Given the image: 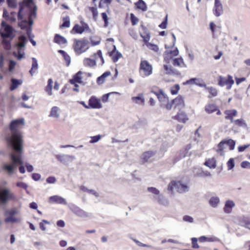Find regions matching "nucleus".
<instances>
[{
    "mask_svg": "<svg viewBox=\"0 0 250 250\" xmlns=\"http://www.w3.org/2000/svg\"><path fill=\"white\" fill-rule=\"evenodd\" d=\"M25 124L24 118H21L12 120L9 125L10 133H8L5 140L8 147L12 150L9 154L12 161L10 164H4L3 169L9 173L13 172L16 164H22V153L23 150V140L22 136L18 129Z\"/></svg>",
    "mask_w": 250,
    "mask_h": 250,
    "instance_id": "f257e3e1",
    "label": "nucleus"
},
{
    "mask_svg": "<svg viewBox=\"0 0 250 250\" xmlns=\"http://www.w3.org/2000/svg\"><path fill=\"white\" fill-rule=\"evenodd\" d=\"M1 26L0 34L2 39V44L5 49L10 50L11 49L10 40L15 36L13 33L14 29L4 21L1 22Z\"/></svg>",
    "mask_w": 250,
    "mask_h": 250,
    "instance_id": "f03ea898",
    "label": "nucleus"
},
{
    "mask_svg": "<svg viewBox=\"0 0 250 250\" xmlns=\"http://www.w3.org/2000/svg\"><path fill=\"white\" fill-rule=\"evenodd\" d=\"M21 212V210L18 208H12L6 209L4 212V215L5 217L4 222L5 223H20L21 219L16 217Z\"/></svg>",
    "mask_w": 250,
    "mask_h": 250,
    "instance_id": "7ed1b4c3",
    "label": "nucleus"
},
{
    "mask_svg": "<svg viewBox=\"0 0 250 250\" xmlns=\"http://www.w3.org/2000/svg\"><path fill=\"white\" fill-rule=\"evenodd\" d=\"M168 190L171 192L177 191L180 193H183L188 192L189 188L187 184L181 181H172L168 185Z\"/></svg>",
    "mask_w": 250,
    "mask_h": 250,
    "instance_id": "20e7f679",
    "label": "nucleus"
},
{
    "mask_svg": "<svg viewBox=\"0 0 250 250\" xmlns=\"http://www.w3.org/2000/svg\"><path fill=\"white\" fill-rule=\"evenodd\" d=\"M147 190L154 194L153 199L158 203L159 204L167 206L168 205L167 199L162 194L160 193V191L154 187L147 188Z\"/></svg>",
    "mask_w": 250,
    "mask_h": 250,
    "instance_id": "39448f33",
    "label": "nucleus"
},
{
    "mask_svg": "<svg viewBox=\"0 0 250 250\" xmlns=\"http://www.w3.org/2000/svg\"><path fill=\"white\" fill-rule=\"evenodd\" d=\"M30 12L28 16V20H22L20 22H19V26L21 28H25L26 25H29L32 26L33 24V20L32 18H36L37 17V6L34 5L33 8L29 9Z\"/></svg>",
    "mask_w": 250,
    "mask_h": 250,
    "instance_id": "423d86ee",
    "label": "nucleus"
},
{
    "mask_svg": "<svg viewBox=\"0 0 250 250\" xmlns=\"http://www.w3.org/2000/svg\"><path fill=\"white\" fill-rule=\"evenodd\" d=\"M89 42L86 39L82 40H75L74 44V49L75 52L78 54H81L86 51L89 48Z\"/></svg>",
    "mask_w": 250,
    "mask_h": 250,
    "instance_id": "0eeeda50",
    "label": "nucleus"
},
{
    "mask_svg": "<svg viewBox=\"0 0 250 250\" xmlns=\"http://www.w3.org/2000/svg\"><path fill=\"white\" fill-rule=\"evenodd\" d=\"M9 200L13 201L16 200L14 194L6 188L0 190V204H5Z\"/></svg>",
    "mask_w": 250,
    "mask_h": 250,
    "instance_id": "6e6552de",
    "label": "nucleus"
},
{
    "mask_svg": "<svg viewBox=\"0 0 250 250\" xmlns=\"http://www.w3.org/2000/svg\"><path fill=\"white\" fill-rule=\"evenodd\" d=\"M140 73L143 72V77L150 75L152 73V66L146 60L142 61L140 65Z\"/></svg>",
    "mask_w": 250,
    "mask_h": 250,
    "instance_id": "1a4fd4ad",
    "label": "nucleus"
},
{
    "mask_svg": "<svg viewBox=\"0 0 250 250\" xmlns=\"http://www.w3.org/2000/svg\"><path fill=\"white\" fill-rule=\"evenodd\" d=\"M234 83L232 77L229 75H228L227 77L221 76L219 77L218 84L221 86L226 85L228 90H229L231 88Z\"/></svg>",
    "mask_w": 250,
    "mask_h": 250,
    "instance_id": "9d476101",
    "label": "nucleus"
},
{
    "mask_svg": "<svg viewBox=\"0 0 250 250\" xmlns=\"http://www.w3.org/2000/svg\"><path fill=\"white\" fill-rule=\"evenodd\" d=\"M56 158L61 163L67 166L76 159L75 156L71 155L59 154L55 155Z\"/></svg>",
    "mask_w": 250,
    "mask_h": 250,
    "instance_id": "9b49d317",
    "label": "nucleus"
},
{
    "mask_svg": "<svg viewBox=\"0 0 250 250\" xmlns=\"http://www.w3.org/2000/svg\"><path fill=\"white\" fill-rule=\"evenodd\" d=\"M69 209L77 216L84 218L89 217V213L74 204L69 206Z\"/></svg>",
    "mask_w": 250,
    "mask_h": 250,
    "instance_id": "f8f14e48",
    "label": "nucleus"
},
{
    "mask_svg": "<svg viewBox=\"0 0 250 250\" xmlns=\"http://www.w3.org/2000/svg\"><path fill=\"white\" fill-rule=\"evenodd\" d=\"M223 5L220 0H214V4L212 12L216 17H219L223 13Z\"/></svg>",
    "mask_w": 250,
    "mask_h": 250,
    "instance_id": "ddd939ff",
    "label": "nucleus"
},
{
    "mask_svg": "<svg viewBox=\"0 0 250 250\" xmlns=\"http://www.w3.org/2000/svg\"><path fill=\"white\" fill-rule=\"evenodd\" d=\"M142 30L140 32L141 37L143 39L145 42H147L150 39V32L148 29L145 27L143 25H141Z\"/></svg>",
    "mask_w": 250,
    "mask_h": 250,
    "instance_id": "4468645a",
    "label": "nucleus"
},
{
    "mask_svg": "<svg viewBox=\"0 0 250 250\" xmlns=\"http://www.w3.org/2000/svg\"><path fill=\"white\" fill-rule=\"evenodd\" d=\"M238 224L250 229V218L246 216H241L238 218Z\"/></svg>",
    "mask_w": 250,
    "mask_h": 250,
    "instance_id": "2eb2a0df",
    "label": "nucleus"
},
{
    "mask_svg": "<svg viewBox=\"0 0 250 250\" xmlns=\"http://www.w3.org/2000/svg\"><path fill=\"white\" fill-rule=\"evenodd\" d=\"M88 103L90 108L99 109L102 107L100 100L94 97L90 98Z\"/></svg>",
    "mask_w": 250,
    "mask_h": 250,
    "instance_id": "dca6fc26",
    "label": "nucleus"
},
{
    "mask_svg": "<svg viewBox=\"0 0 250 250\" xmlns=\"http://www.w3.org/2000/svg\"><path fill=\"white\" fill-rule=\"evenodd\" d=\"M49 202L50 203H55L57 204H62L64 205H67V202L65 200V199L58 195H54L50 197Z\"/></svg>",
    "mask_w": 250,
    "mask_h": 250,
    "instance_id": "f3484780",
    "label": "nucleus"
},
{
    "mask_svg": "<svg viewBox=\"0 0 250 250\" xmlns=\"http://www.w3.org/2000/svg\"><path fill=\"white\" fill-rule=\"evenodd\" d=\"M156 151L148 150L144 152L142 156L141 159L144 162H150L151 161V158L155 155Z\"/></svg>",
    "mask_w": 250,
    "mask_h": 250,
    "instance_id": "a211bd4d",
    "label": "nucleus"
},
{
    "mask_svg": "<svg viewBox=\"0 0 250 250\" xmlns=\"http://www.w3.org/2000/svg\"><path fill=\"white\" fill-rule=\"evenodd\" d=\"M27 42V39L25 36H20L19 37L18 42L16 44L17 49L24 50Z\"/></svg>",
    "mask_w": 250,
    "mask_h": 250,
    "instance_id": "6ab92c4d",
    "label": "nucleus"
},
{
    "mask_svg": "<svg viewBox=\"0 0 250 250\" xmlns=\"http://www.w3.org/2000/svg\"><path fill=\"white\" fill-rule=\"evenodd\" d=\"M235 204L232 200H227L223 208L224 212L227 214L230 213L232 212V208L235 207Z\"/></svg>",
    "mask_w": 250,
    "mask_h": 250,
    "instance_id": "aec40b11",
    "label": "nucleus"
},
{
    "mask_svg": "<svg viewBox=\"0 0 250 250\" xmlns=\"http://www.w3.org/2000/svg\"><path fill=\"white\" fill-rule=\"evenodd\" d=\"M172 103H174V108L181 109L184 107V102L182 96H179L174 100H172Z\"/></svg>",
    "mask_w": 250,
    "mask_h": 250,
    "instance_id": "412c9836",
    "label": "nucleus"
},
{
    "mask_svg": "<svg viewBox=\"0 0 250 250\" xmlns=\"http://www.w3.org/2000/svg\"><path fill=\"white\" fill-rule=\"evenodd\" d=\"M164 69L166 71V74L167 75H179L180 73L179 71L172 68L170 65H164Z\"/></svg>",
    "mask_w": 250,
    "mask_h": 250,
    "instance_id": "4be33fe9",
    "label": "nucleus"
},
{
    "mask_svg": "<svg viewBox=\"0 0 250 250\" xmlns=\"http://www.w3.org/2000/svg\"><path fill=\"white\" fill-rule=\"evenodd\" d=\"M199 81H200V79L198 78H191V79L184 82L183 83V85L195 84V85L199 86L200 87H201L206 86V84L204 83H197V82H199Z\"/></svg>",
    "mask_w": 250,
    "mask_h": 250,
    "instance_id": "5701e85b",
    "label": "nucleus"
},
{
    "mask_svg": "<svg viewBox=\"0 0 250 250\" xmlns=\"http://www.w3.org/2000/svg\"><path fill=\"white\" fill-rule=\"evenodd\" d=\"M82 73L83 72L81 71L78 72L76 74H75L73 76L72 79L69 80L70 83L71 84H75L76 83H82V77L81 76Z\"/></svg>",
    "mask_w": 250,
    "mask_h": 250,
    "instance_id": "b1692460",
    "label": "nucleus"
},
{
    "mask_svg": "<svg viewBox=\"0 0 250 250\" xmlns=\"http://www.w3.org/2000/svg\"><path fill=\"white\" fill-rule=\"evenodd\" d=\"M32 67L30 70H29V73L32 76L35 73L38 72V70L39 68L38 66V61L35 58H32Z\"/></svg>",
    "mask_w": 250,
    "mask_h": 250,
    "instance_id": "393cba45",
    "label": "nucleus"
},
{
    "mask_svg": "<svg viewBox=\"0 0 250 250\" xmlns=\"http://www.w3.org/2000/svg\"><path fill=\"white\" fill-rule=\"evenodd\" d=\"M11 83L10 86V89L11 91L14 90L22 83V81L21 80H18L15 78H12L11 79Z\"/></svg>",
    "mask_w": 250,
    "mask_h": 250,
    "instance_id": "a878e982",
    "label": "nucleus"
},
{
    "mask_svg": "<svg viewBox=\"0 0 250 250\" xmlns=\"http://www.w3.org/2000/svg\"><path fill=\"white\" fill-rule=\"evenodd\" d=\"M131 100L133 102L138 104L144 105L145 104V99L143 94H139L136 97H132Z\"/></svg>",
    "mask_w": 250,
    "mask_h": 250,
    "instance_id": "bb28decb",
    "label": "nucleus"
},
{
    "mask_svg": "<svg viewBox=\"0 0 250 250\" xmlns=\"http://www.w3.org/2000/svg\"><path fill=\"white\" fill-rule=\"evenodd\" d=\"M208 203L209 205L211 207L213 208H216L218 207V205L220 203V199L219 197L217 196L211 197L209 199Z\"/></svg>",
    "mask_w": 250,
    "mask_h": 250,
    "instance_id": "cd10ccee",
    "label": "nucleus"
},
{
    "mask_svg": "<svg viewBox=\"0 0 250 250\" xmlns=\"http://www.w3.org/2000/svg\"><path fill=\"white\" fill-rule=\"evenodd\" d=\"M54 41L55 43H57L60 45L67 43V40H66V39L63 36H62L59 34L55 35L54 39Z\"/></svg>",
    "mask_w": 250,
    "mask_h": 250,
    "instance_id": "c85d7f7f",
    "label": "nucleus"
},
{
    "mask_svg": "<svg viewBox=\"0 0 250 250\" xmlns=\"http://www.w3.org/2000/svg\"><path fill=\"white\" fill-rule=\"evenodd\" d=\"M205 110L208 114H211L217 110V107L215 104H209L205 106Z\"/></svg>",
    "mask_w": 250,
    "mask_h": 250,
    "instance_id": "c756f323",
    "label": "nucleus"
},
{
    "mask_svg": "<svg viewBox=\"0 0 250 250\" xmlns=\"http://www.w3.org/2000/svg\"><path fill=\"white\" fill-rule=\"evenodd\" d=\"M172 64L174 66L187 67V65L184 63L183 59L182 58H176L173 59Z\"/></svg>",
    "mask_w": 250,
    "mask_h": 250,
    "instance_id": "7c9ffc66",
    "label": "nucleus"
},
{
    "mask_svg": "<svg viewBox=\"0 0 250 250\" xmlns=\"http://www.w3.org/2000/svg\"><path fill=\"white\" fill-rule=\"evenodd\" d=\"M110 75L111 73L110 71H105L101 76L98 77L97 79V83L98 84H103L105 81V78L110 76Z\"/></svg>",
    "mask_w": 250,
    "mask_h": 250,
    "instance_id": "2f4dec72",
    "label": "nucleus"
},
{
    "mask_svg": "<svg viewBox=\"0 0 250 250\" xmlns=\"http://www.w3.org/2000/svg\"><path fill=\"white\" fill-rule=\"evenodd\" d=\"M19 10L18 13V19L19 21H21L23 18V10L24 7L26 6L25 4L23 2H20L19 3Z\"/></svg>",
    "mask_w": 250,
    "mask_h": 250,
    "instance_id": "473e14b6",
    "label": "nucleus"
},
{
    "mask_svg": "<svg viewBox=\"0 0 250 250\" xmlns=\"http://www.w3.org/2000/svg\"><path fill=\"white\" fill-rule=\"evenodd\" d=\"M225 145H226L225 140H222L218 144V148L216 150V151L220 155H221V156L224 155L225 153H224L223 150L225 148Z\"/></svg>",
    "mask_w": 250,
    "mask_h": 250,
    "instance_id": "72a5a7b5",
    "label": "nucleus"
},
{
    "mask_svg": "<svg viewBox=\"0 0 250 250\" xmlns=\"http://www.w3.org/2000/svg\"><path fill=\"white\" fill-rule=\"evenodd\" d=\"M204 165L210 168H214L216 167V161L215 158H212L207 160Z\"/></svg>",
    "mask_w": 250,
    "mask_h": 250,
    "instance_id": "f704fd0d",
    "label": "nucleus"
},
{
    "mask_svg": "<svg viewBox=\"0 0 250 250\" xmlns=\"http://www.w3.org/2000/svg\"><path fill=\"white\" fill-rule=\"evenodd\" d=\"M218 240V239L215 237H206L205 236H201L199 238L200 242L203 243L205 242H215Z\"/></svg>",
    "mask_w": 250,
    "mask_h": 250,
    "instance_id": "c9c22d12",
    "label": "nucleus"
},
{
    "mask_svg": "<svg viewBox=\"0 0 250 250\" xmlns=\"http://www.w3.org/2000/svg\"><path fill=\"white\" fill-rule=\"evenodd\" d=\"M154 93L157 97L159 100L161 102H167L168 101V98L162 92H161L160 93H157L155 92H152Z\"/></svg>",
    "mask_w": 250,
    "mask_h": 250,
    "instance_id": "e433bc0d",
    "label": "nucleus"
},
{
    "mask_svg": "<svg viewBox=\"0 0 250 250\" xmlns=\"http://www.w3.org/2000/svg\"><path fill=\"white\" fill-rule=\"evenodd\" d=\"M59 111H60V108L58 107L53 106L51 108L49 116L58 118L59 117V115H60L59 113Z\"/></svg>",
    "mask_w": 250,
    "mask_h": 250,
    "instance_id": "4c0bfd02",
    "label": "nucleus"
},
{
    "mask_svg": "<svg viewBox=\"0 0 250 250\" xmlns=\"http://www.w3.org/2000/svg\"><path fill=\"white\" fill-rule=\"evenodd\" d=\"M137 8L141 9L143 11L147 10V6L146 3L143 0H139L137 2L135 3Z\"/></svg>",
    "mask_w": 250,
    "mask_h": 250,
    "instance_id": "58836bf2",
    "label": "nucleus"
},
{
    "mask_svg": "<svg viewBox=\"0 0 250 250\" xmlns=\"http://www.w3.org/2000/svg\"><path fill=\"white\" fill-rule=\"evenodd\" d=\"M83 63L85 66L93 67L96 65L95 60L89 58H85L83 61Z\"/></svg>",
    "mask_w": 250,
    "mask_h": 250,
    "instance_id": "ea45409f",
    "label": "nucleus"
},
{
    "mask_svg": "<svg viewBox=\"0 0 250 250\" xmlns=\"http://www.w3.org/2000/svg\"><path fill=\"white\" fill-rule=\"evenodd\" d=\"M52 83L53 80L52 79H49L47 82V85L45 87V91L47 92L49 95H51L52 94Z\"/></svg>",
    "mask_w": 250,
    "mask_h": 250,
    "instance_id": "a19ab883",
    "label": "nucleus"
},
{
    "mask_svg": "<svg viewBox=\"0 0 250 250\" xmlns=\"http://www.w3.org/2000/svg\"><path fill=\"white\" fill-rule=\"evenodd\" d=\"M62 21H63L62 24L60 26V27L61 28H65V27L68 28L70 26V18H69V16H67L63 18Z\"/></svg>",
    "mask_w": 250,
    "mask_h": 250,
    "instance_id": "79ce46f5",
    "label": "nucleus"
},
{
    "mask_svg": "<svg viewBox=\"0 0 250 250\" xmlns=\"http://www.w3.org/2000/svg\"><path fill=\"white\" fill-rule=\"evenodd\" d=\"M21 28L22 29H26V34L29 39L34 38L35 37L34 35L32 33V26L27 25H26V27Z\"/></svg>",
    "mask_w": 250,
    "mask_h": 250,
    "instance_id": "37998d69",
    "label": "nucleus"
},
{
    "mask_svg": "<svg viewBox=\"0 0 250 250\" xmlns=\"http://www.w3.org/2000/svg\"><path fill=\"white\" fill-rule=\"evenodd\" d=\"M176 118L180 121L185 123L188 120L187 115L184 112L178 113L176 116Z\"/></svg>",
    "mask_w": 250,
    "mask_h": 250,
    "instance_id": "c03bdc74",
    "label": "nucleus"
},
{
    "mask_svg": "<svg viewBox=\"0 0 250 250\" xmlns=\"http://www.w3.org/2000/svg\"><path fill=\"white\" fill-rule=\"evenodd\" d=\"M225 145H227L229 147V149L232 150L234 149L235 142L232 139H229L228 140H225Z\"/></svg>",
    "mask_w": 250,
    "mask_h": 250,
    "instance_id": "a18cd8bd",
    "label": "nucleus"
},
{
    "mask_svg": "<svg viewBox=\"0 0 250 250\" xmlns=\"http://www.w3.org/2000/svg\"><path fill=\"white\" fill-rule=\"evenodd\" d=\"M82 26L79 25L78 24H76L74 25L73 28V30L76 33L78 34H82L84 32V29H83Z\"/></svg>",
    "mask_w": 250,
    "mask_h": 250,
    "instance_id": "49530a36",
    "label": "nucleus"
},
{
    "mask_svg": "<svg viewBox=\"0 0 250 250\" xmlns=\"http://www.w3.org/2000/svg\"><path fill=\"white\" fill-rule=\"evenodd\" d=\"M225 114L226 116L229 115L230 117H233L237 115V111L235 109L228 110H226L225 111Z\"/></svg>",
    "mask_w": 250,
    "mask_h": 250,
    "instance_id": "de8ad7c7",
    "label": "nucleus"
},
{
    "mask_svg": "<svg viewBox=\"0 0 250 250\" xmlns=\"http://www.w3.org/2000/svg\"><path fill=\"white\" fill-rule=\"evenodd\" d=\"M16 185L18 187L24 189L26 190V193L27 194H29V191L27 189L28 185L26 183L22 182H19L17 183Z\"/></svg>",
    "mask_w": 250,
    "mask_h": 250,
    "instance_id": "09e8293b",
    "label": "nucleus"
},
{
    "mask_svg": "<svg viewBox=\"0 0 250 250\" xmlns=\"http://www.w3.org/2000/svg\"><path fill=\"white\" fill-rule=\"evenodd\" d=\"M228 169L229 170L232 169L235 166L233 158H230L227 162Z\"/></svg>",
    "mask_w": 250,
    "mask_h": 250,
    "instance_id": "8fccbe9b",
    "label": "nucleus"
},
{
    "mask_svg": "<svg viewBox=\"0 0 250 250\" xmlns=\"http://www.w3.org/2000/svg\"><path fill=\"white\" fill-rule=\"evenodd\" d=\"M91 140L89 141L90 144H94L98 142L102 138V136L101 135H98L94 136H91Z\"/></svg>",
    "mask_w": 250,
    "mask_h": 250,
    "instance_id": "3c124183",
    "label": "nucleus"
},
{
    "mask_svg": "<svg viewBox=\"0 0 250 250\" xmlns=\"http://www.w3.org/2000/svg\"><path fill=\"white\" fill-rule=\"evenodd\" d=\"M167 17L168 15H167L165 17L163 22L159 25V27L162 29H166L167 27Z\"/></svg>",
    "mask_w": 250,
    "mask_h": 250,
    "instance_id": "603ef678",
    "label": "nucleus"
},
{
    "mask_svg": "<svg viewBox=\"0 0 250 250\" xmlns=\"http://www.w3.org/2000/svg\"><path fill=\"white\" fill-rule=\"evenodd\" d=\"M130 20L132 25H135L137 24L139 19L133 14H130Z\"/></svg>",
    "mask_w": 250,
    "mask_h": 250,
    "instance_id": "864d4df0",
    "label": "nucleus"
},
{
    "mask_svg": "<svg viewBox=\"0 0 250 250\" xmlns=\"http://www.w3.org/2000/svg\"><path fill=\"white\" fill-rule=\"evenodd\" d=\"M179 89H180L179 85L178 84H175V86L174 87H172L170 90L171 94L175 95V94H177Z\"/></svg>",
    "mask_w": 250,
    "mask_h": 250,
    "instance_id": "5fc2aeb1",
    "label": "nucleus"
},
{
    "mask_svg": "<svg viewBox=\"0 0 250 250\" xmlns=\"http://www.w3.org/2000/svg\"><path fill=\"white\" fill-rule=\"evenodd\" d=\"M198 239L195 237L191 238L192 247L194 249H198L200 247L197 243Z\"/></svg>",
    "mask_w": 250,
    "mask_h": 250,
    "instance_id": "6e6d98bb",
    "label": "nucleus"
},
{
    "mask_svg": "<svg viewBox=\"0 0 250 250\" xmlns=\"http://www.w3.org/2000/svg\"><path fill=\"white\" fill-rule=\"evenodd\" d=\"M122 57V55L121 53L117 51L116 53L113 56L112 60L114 62H117L118 60Z\"/></svg>",
    "mask_w": 250,
    "mask_h": 250,
    "instance_id": "4d7b16f0",
    "label": "nucleus"
},
{
    "mask_svg": "<svg viewBox=\"0 0 250 250\" xmlns=\"http://www.w3.org/2000/svg\"><path fill=\"white\" fill-rule=\"evenodd\" d=\"M234 123L236 125H238L240 126H244L246 125V123L242 119L235 120Z\"/></svg>",
    "mask_w": 250,
    "mask_h": 250,
    "instance_id": "13d9d810",
    "label": "nucleus"
},
{
    "mask_svg": "<svg viewBox=\"0 0 250 250\" xmlns=\"http://www.w3.org/2000/svg\"><path fill=\"white\" fill-rule=\"evenodd\" d=\"M132 239L133 240V241L138 246H140V247H149V248H150L151 247V246L150 245H146V244H143L142 243H141V242H140L139 241L136 240V239H134V238H132Z\"/></svg>",
    "mask_w": 250,
    "mask_h": 250,
    "instance_id": "bf43d9fd",
    "label": "nucleus"
},
{
    "mask_svg": "<svg viewBox=\"0 0 250 250\" xmlns=\"http://www.w3.org/2000/svg\"><path fill=\"white\" fill-rule=\"evenodd\" d=\"M23 2L25 4L26 7L29 8V9L32 8L31 5L34 4L33 0H24Z\"/></svg>",
    "mask_w": 250,
    "mask_h": 250,
    "instance_id": "052dcab7",
    "label": "nucleus"
},
{
    "mask_svg": "<svg viewBox=\"0 0 250 250\" xmlns=\"http://www.w3.org/2000/svg\"><path fill=\"white\" fill-rule=\"evenodd\" d=\"M16 64V62L15 61H14L13 60H10L9 62V67H8L9 71L10 72L13 71V70L15 68Z\"/></svg>",
    "mask_w": 250,
    "mask_h": 250,
    "instance_id": "680f3d73",
    "label": "nucleus"
},
{
    "mask_svg": "<svg viewBox=\"0 0 250 250\" xmlns=\"http://www.w3.org/2000/svg\"><path fill=\"white\" fill-rule=\"evenodd\" d=\"M148 47L150 49L153 50L155 52H158L159 51V47L157 45L152 43H149L148 45Z\"/></svg>",
    "mask_w": 250,
    "mask_h": 250,
    "instance_id": "e2e57ef3",
    "label": "nucleus"
},
{
    "mask_svg": "<svg viewBox=\"0 0 250 250\" xmlns=\"http://www.w3.org/2000/svg\"><path fill=\"white\" fill-rule=\"evenodd\" d=\"M209 92L210 94L212 95V97L216 96L218 94V92L216 89L212 87L209 88Z\"/></svg>",
    "mask_w": 250,
    "mask_h": 250,
    "instance_id": "0e129e2a",
    "label": "nucleus"
},
{
    "mask_svg": "<svg viewBox=\"0 0 250 250\" xmlns=\"http://www.w3.org/2000/svg\"><path fill=\"white\" fill-rule=\"evenodd\" d=\"M183 219L185 222L189 223H192L193 222V218L191 216L188 215L184 216Z\"/></svg>",
    "mask_w": 250,
    "mask_h": 250,
    "instance_id": "69168bd1",
    "label": "nucleus"
},
{
    "mask_svg": "<svg viewBox=\"0 0 250 250\" xmlns=\"http://www.w3.org/2000/svg\"><path fill=\"white\" fill-rule=\"evenodd\" d=\"M18 55H17V58L18 60H21L24 56V50L17 49Z\"/></svg>",
    "mask_w": 250,
    "mask_h": 250,
    "instance_id": "338daca9",
    "label": "nucleus"
},
{
    "mask_svg": "<svg viewBox=\"0 0 250 250\" xmlns=\"http://www.w3.org/2000/svg\"><path fill=\"white\" fill-rule=\"evenodd\" d=\"M241 166L243 168H250V163L248 161H243L241 164Z\"/></svg>",
    "mask_w": 250,
    "mask_h": 250,
    "instance_id": "774afa93",
    "label": "nucleus"
}]
</instances>
